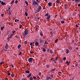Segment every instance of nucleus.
<instances>
[{
	"label": "nucleus",
	"instance_id": "nucleus-1",
	"mask_svg": "<svg viewBox=\"0 0 80 80\" xmlns=\"http://www.w3.org/2000/svg\"><path fill=\"white\" fill-rule=\"evenodd\" d=\"M28 34V30H26L24 31V33H23V35L24 36H25Z\"/></svg>",
	"mask_w": 80,
	"mask_h": 80
},
{
	"label": "nucleus",
	"instance_id": "nucleus-2",
	"mask_svg": "<svg viewBox=\"0 0 80 80\" xmlns=\"http://www.w3.org/2000/svg\"><path fill=\"white\" fill-rule=\"evenodd\" d=\"M42 9V7L41 6L39 5L38 7V9L37 10V12H39Z\"/></svg>",
	"mask_w": 80,
	"mask_h": 80
},
{
	"label": "nucleus",
	"instance_id": "nucleus-3",
	"mask_svg": "<svg viewBox=\"0 0 80 80\" xmlns=\"http://www.w3.org/2000/svg\"><path fill=\"white\" fill-rule=\"evenodd\" d=\"M28 61L29 63H32L33 62V58H29L28 59Z\"/></svg>",
	"mask_w": 80,
	"mask_h": 80
},
{
	"label": "nucleus",
	"instance_id": "nucleus-4",
	"mask_svg": "<svg viewBox=\"0 0 80 80\" xmlns=\"http://www.w3.org/2000/svg\"><path fill=\"white\" fill-rule=\"evenodd\" d=\"M33 3V4L34 5H37L38 6V2H37L35 1H34Z\"/></svg>",
	"mask_w": 80,
	"mask_h": 80
},
{
	"label": "nucleus",
	"instance_id": "nucleus-5",
	"mask_svg": "<svg viewBox=\"0 0 80 80\" xmlns=\"http://www.w3.org/2000/svg\"><path fill=\"white\" fill-rule=\"evenodd\" d=\"M50 17H51L50 15H48V16L47 18V21L48 22H49V21H50V20L49 19H50Z\"/></svg>",
	"mask_w": 80,
	"mask_h": 80
},
{
	"label": "nucleus",
	"instance_id": "nucleus-6",
	"mask_svg": "<svg viewBox=\"0 0 80 80\" xmlns=\"http://www.w3.org/2000/svg\"><path fill=\"white\" fill-rule=\"evenodd\" d=\"M5 48L6 49H8V45L7 43L6 45V46H5Z\"/></svg>",
	"mask_w": 80,
	"mask_h": 80
},
{
	"label": "nucleus",
	"instance_id": "nucleus-7",
	"mask_svg": "<svg viewBox=\"0 0 80 80\" xmlns=\"http://www.w3.org/2000/svg\"><path fill=\"white\" fill-rule=\"evenodd\" d=\"M46 78L47 80H52V78H50V77L49 76L47 77Z\"/></svg>",
	"mask_w": 80,
	"mask_h": 80
},
{
	"label": "nucleus",
	"instance_id": "nucleus-8",
	"mask_svg": "<svg viewBox=\"0 0 80 80\" xmlns=\"http://www.w3.org/2000/svg\"><path fill=\"white\" fill-rule=\"evenodd\" d=\"M48 7H50V6H52V3L51 2H50L48 3Z\"/></svg>",
	"mask_w": 80,
	"mask_h": 80
},
{
	"label": "nucleus",
	"instance_id": "nucleus-9",
	"mask_svg": "<svg viewBox=\"0 0 80 80\" xmlns=\"http://www.w3.org/2000/svg\"><path fill=\"white\" fill-rule=\"evenodd\" d=\"M1 3L2 5H6V4L5 3V2H3L2 1Z\"/></svg>",
	"mask_w": 80,
	"mask_h": 80
},
{
	"label": "nucleus",
	"instance_id": "nucleus-10",
	"mask_svg": "<svg viewBox=\"0 0 80 80\" xmlns=\"http://www.w3.org/2000/svg\"><path fill=\"white\" fill-rule=\"evenodd\" d=\"M32 76V73H29V74L28 76L27 77L29 78V77H30Z\"/></svg>",
	"mask_w": 80,
	"mask_h": 80
},
{
	"label": "nucleus",
	"instance_id": "nucleus-11",
	"mask_svg": "<svg viewBox=\"0 0 80 80\" xmlns=\"http://www.w3.org/2000/svg\"><path fill=\"white\" fill-rule=\"evenodd\" d=\"M43 42H44V41L43 40H40V43H43Z\"/></svg>",
	"mask_w": 80,
	"mask_h": 80
},
{
	"label": "nucleus",
	"instance_id": "nucleus-12",
	"mask_svg": "<svg viewBox=\"0 0 80 80\" xmlns=\"http://www.w3.org/2000/svg\"><path fill=\"white\" fill-rule=\"evenodd\" d=\"M39 43L38 42H37L35 43V45L36 46H38L39 45Z\"/></svg>",
	"mask_w": 80,
	"mask_h": 80
},
{
	"label": "nucleus",
	"instance_id": "nucleus-13",
	"mask_svg": "<svg viewBox=\"0 0 80 80\" xmlns=\"http://www.w3.org/2000/svg\"><path fill=\"white\" fill-rule=\"evenodd\" d=\"M40 35L41 37H43V33L42 31L40 33Z\"/></svg>",
	"mask_w": 80,
	"mask_h": 80
},
{
	"label": "nucleus",
	"instance_id": "nucleus-14",
	"mask_svg": "<svg viewBox=\"0 0 80 80\" xmlns=\"http://www.w3.org/2000/svg\"><path fill=\"white\" fill-rule=\"evenodd\" d=\"M66 53H69V50L68 49H66Z\"/></svg>",
	"mask_w": 80,
	"mask_h": 80
},
{
	"label": "nucleus",
	"instance_id": "nucleus-15",
	"mask_svg": "<svg viewBox=\"0 0 80 80\" xmlns=\"http://www.w3.org/2000/svg\"><path fill=\"white\" fill-rule=\"evenodd\" d=\"M25 73H30V71L28 70H27L25 72Z\"/></svg>",
	"mask_w": 80,
	"mask_h": 80
},
{
	"label": "nucleus",
	"instance_id": "nucleus-16",
	"mask_svg": "<svg viewBox=\"0 0 80 80\" xmlns=\"http://www.w3.org/2000/svg\"><path fill=\"white\" fill-rule=\"evenodd\" d=\"M49 52L50 53H53V52L51 49H50Z\"/></svg>",
	"mask_w": 80,
	"mask_h": 80
},
{
	"label": "nucleus",
	"instance_id": "nucleus-17",
	"mask_svg": "<svg viewBox=\"0 0 80 80\" xmlns=\"http://www.w3.org/2000/svg\"><path fill=\"white\" fill-rule=\"evenodd\" d=\"M58 39H57L55 41V43H57V42H58Z\"/></svg>",
	"mask_w": 80,
	"mask_h": 80
},
{
	"label": "nucleus",
	"instance_id": "nucleus-18",
	"mask_svg": "<svg viewBox=\"0 0 80 80\" xmlns=\"http://www.w3.org/2000/svg\"><path fill=\"white\" fill-rule=\"evenodd\" d=\"M42 50H43L42 51L44 52H45L46 51V49H45V48H43L42 49Z\"/></svg>",
	"mask_w": 80,
	"mask_h": 80
},
{
	"label": "nucleus",
	"instance_id": "nucleus-19",
	"mask_svg": "<svg viewBox=\"0 0 80 80\" xmlns=\"http://www.w3.org/2000/svg\"><path fill=\"white\" fill-rule=\"evenodd\" d=\"M20 47H21V45H19L18 46V49H19V48H20Z\"/></svg>",
	"mask_w": 80,
	"mask_h": 80
},
{
	"label": "nucleus",
	"instance_id": "nucleus-20",
	"mask_svg": "<svg viewBox=\"0 0 80 80\" xmlns=\"http://www.w3.org/2000/svg\"><path fill=\"white\" fill-rule=\"evenodd\" d=\"M50 76L51 78H53V74H51L50 75Z\"/></svg>",
	"mask_w": 80,
	"mask_h": 80
},
{
	"label": "nucleus",
	"instance_id": "nucleus-21",
	"mask_svg": "<svg viewBox=\"0 0 80 80\" xmlns=\"http://www.w3.org/2000/svg\"><path fill=\"white\" fill-rule=\"evenodd\" d=\"M25 3L26 5H28V2H27L26 1H25Z\"/></svg>",
	"mask_w": 80,
	"mask_h": 80
},
{
	"label": "nucleus",
	"instance_id": "nucleus-22",
	"mask_svg": "<svg viewBox=\"0 0 80 80\" xmlns=\"http://www.w3.org/2000/svg\"><path fill=\"white\" fill-rule=\"evenodd\" d=\"M25 15L26 16H27V15H28V13H27V11H25Z\"/></svg>",
	"mask_w": 80,
	"mask_h": 80
},
{
	"label": "nucleus",
	"instance_id": "nucleus-23",
	"mask_svg": "<svg viewBox=\"0 0 80 80\" xmlns=\"http://www.w3.org/2000/svg\"><path fill=\"white\" fill-rule=\"evenodd\" d=\"M11 76L12 77H13L15 76V75L14 74H11Z\"/></svg>",
	"mask_w": 80,
	"mask_h": 80
},
{
	"label": "nucleus",
	"instance_id": "nucleus-24",
	"mask_svg": "<svg viewBox=\"0 0 80 80\" xmlns=\"http://www.w3.org/2000/svg\"><path fill=\"white\" fill-rule=\"evenodd\" d=\"M56 2L58 3H59L60 2V0H57V1H56Z\"/></svg>",
	"mask_w": 80,
	"mask_h": 80
},
{
	"label": "nucleus",
	"instance_id": "nucleus-25",
	"mask_svg": "<svg viewBox=\"0 0 80 80\" xmlns=\"http://www.w3.org/2000/svg\"><path fill=\"white\" fill-rule=\"evenodd\" d=\"M64 7H66L67 6V4H64Z\"/></svg>",
	"mask_w": 80,
	"mask_h": 80
},
{
	"label": "nucleus",
	"instance_id": "nucleus-26",
	"mask_svg": "<svg viewBox=\"0 0 80 80\" xmlns=\"http://www.w3.org/2000/svg\"><path fill=\"white\" fill-rule=\"evenodd\" d=\"M45 16H47V17H48V13H46V14L45 15Z\"/></svg>",
	"mask_w": 80,
	"mask_h": 80
},
{
	"label": "nucleus",
	"instance_id": "nucleus-27",
	"mask_svg": "<svg viewBox=\"0 0 80 80\" xmlns=\"http://www.w3.org/2000/svg\"><path fill=\"white\" fill-rule=\"evenodd\" d=\"M66 58L65 57L63 58V60L64 61H65V60H66Z\"/></svg>",
	"mask_w": 80,
	"mask_h": 80
},
{
	"label": "nucleus",
	"instance_id": "nucleus-28",
	"mask_svg": "<svg viewBox=\"0 0 80 80\" xmlns=\"http://www.w3.org/2000/svg\"><path fill=\"white\" fill-rule=\"evenodd\" d=\"M62 23H65V21H61Z\"/></svg>",
	"mask_w": 80,
	"mask_h": 80
},
{
	"label": "nucleus",
	"instance_id": "nucleus-29",
	"mask_svg": "<svg viewBox=\"0 0 80 80\" xmlns=\"http://www.w3.org/2000/svg\"><path fill=\"white\" fill-rule=\"evenodd\" d=\"M33 78H34V79H36V78H37V77H36L35 76H33Z\"/></svg>",
	"mask_w": 80,
	"mask_h": 80
},
{
	"label": "nucleus",
	"instance_id": "nucleus-30",
	"mask_svg": "<svg viewBox=\"0 0 80 80\" xmlns=\"http://www.w3.org/2000/svg\"><path fill=\"white\" fill-rule=\"evenodd\" d=\"M46 67L47 68H48L50 67V65H47Z\"/></svg>",
	"mask_w": 80,
	"mask_h": 80
},
{
	"label": "nucleus",
	"instance_id": "nucleus-31",
	"mask_svg": "<svg viewBox=\"0 0 80 80\" xmlns=\"http://www.w3.org/2000/svg\"><path fill=\"white\" fill-rule=\"evenodd\" d=\"M39 76H40L41 75V73L40 72H39V74H38Z\"/></svg>",
	"mask_w": 80,
	"mask_h": 80
},
{
	"label": "nucleus",
	"instance_id": "nucleus-32",
	"mask_svg": "<svg viewBox=\"0 0 80 80\" xmlns=\"http://www.w3.org/2000/svg\"><path fill=\"white\" fill-rule=\"evenodd\" d=\"M24 43H25V44H27V41H25Z\"/></svg>",
	"mask_w": 80,
	"mask_h": 80
},
{
	"label": "nucleus",
	"instance_id": "nucleus-33",
	"mask_svg": "<svg viewBox=\"0 0 80 80\" xmlns=\"http://www.w3.org/2000/svg\"><path fill=\"white\" fill-rule=\"evenodd\" d=\"M37 78L38 80H40V78L39 77H37Z\"/></svg>",
	"mask_w": 80,
	"mask_h": 80
},
{
	"label": "nucleus",
	"instance_id": "nucleus-34",
	"mask_svg": "<svg viewBox=\"0 0 80 80\" xmlns=\"http://www.w3.org/2000/svg\"><path fill=\"white\" fill-rule=\"evenodd\" d=\"M3 62H2L0 63V65H2V64H3Z\"/></svg>",
	"mask_w": 80,
	"mask_h": 80
},
{
	"label": "nucleus",
	"instance_id": "nucleus-35",
	"mask_svg": "<svg viewBox=\"0 0 80 80\" xmlns=\"http://www.w3.org/2000/svg\"><path fill=\"white\" fill-rule=\"evenodd\" d=\"M33 80V78L32 77H31L30 78V80Z\"/></svg>",
	"mask_w": 80,
	"mask_h": 80
},
{
	"label": "nucleus",
	"instance_id": "nucleus-36",
	"mask_svg": "<svg viewBox=\"0 0 80 80\" xmlns=\"http://www.w3.org/2000/svg\"><path fill=\"white\" fill-rule=\"evenodd\" d=\"M56 60H58V57H56L55 58Z\"/></svg>",
	"mask_w": 80,
	"mask_h": 80
},
{
	"label": "nucleus",
	"instance_id": "nucleus-37",
	"mask_svg": "<svg viewBox=\"0 0 80 80\" xmlns=\"http://www.w3.org/2000/svg\"><path fill=\"white\" fill-rule=\"evenodd\" d=\"M11 75V74H10V73H8V75Z\"/></svg>",
	"mask_w": 80,
	"mask_h": 80
},
{
	"label": "nucleus",
	"instance_id": "nucleus-38",
	"mask_svg": "<svg viewBox=\"0 0 80 80\" xmlns=\"http://www.w3.org/2000/svg\"><path fill=\"white\" fill-rule=\"evenodd\" d=\"M79 0H75V2H79V1H78Z\"/></svg>",
	"mask_w": 80,
	"mask_h": 80
},
{
	"label": "nucleus",
	"instance_id": "nucleus-39",
	"mask_svg": "<svg viewBox=\"0 0 80 80\" xmlns=\"http://www.w3.org/2000/svg\"><path fill=\"white\" fill-rule=\"evenodd\" d=\"M15 3H18V1H17V0H16Z\"/></svg>",
	"mask_w": 80,
	"mask_h": 80
},
{
	"label": "nucleus",
	"instance_id": "nucleus-40",
	"mask_svg": "<svg viewBox=\"0 0 80 80\" xmlns=\"http://www.w3.org/2000/svg\"><path fill=\"white\" fill-rule=\"evenodd\" d=\"M14 2V0H12V2L11 3L12 4V3H13Z\"/></svg>",
	"mask_w": 80,
	"mask_h": 80
},
{
	"label": "nucleus",
	"instance_id": "nucleus-41",
	"mask_svg": "<svg viewBox=\"0 0 80 80\" xmlns=\"http://www.w3.org/2000/svg\"><path fill=\"white\" fill-rule=\"evenodd\" d=\"M69 49H70V50H72V47H69Z\"/></svg>",
	"mask_w": 80,
	"mask_h": 80
},
{
	"label": "nucleus",
	"instance_id": "nucleus-42",
	"mask_svg": "<svg viewBox=\"0 0 80 80\" xmlns=\"http://www.w3.org/2000/svg\"><path fill=\"white\" fill-rule=\"evenodd\" d=\"M22 25H21L19 27L20 28H22Z\"/></svg>",
	"mask_w": 80,
	"mask_h": 80
},
{
	"label": "nucleus",
	"instance_id": "nucleus-43",
	"mask_svg": "<svg viewBox=\"0 0 80 80\" xmlns=\"http://www.w3.org/2000/svg\"><path fill=\"white\" fill-rule=\"evenodd\" d=\"M19 55H22V52H20V53L18 54Z\"/></svg>",
	"mask_w": 80,
	"mask_h": 80
},
{
	"label": "nucleus",
	"instance_id": "nucleus-44",
	"mask_svg": "<svg viewBox=\"0 0 80 80\" xmlns=\"http://www.w3.org/2000/svg\"><path fill=\"white\" fill-rule=\"evenodd\" d=\"M15 37H16V38H18V37L17 36H15Z\"/></svg>",
	"mask_w": 80,
	"mask_h": 80
},
{
	"label": "nucleus",
	"instance_id": "nucleus-45",
	"mask_svg": "<svg viewBox=\"0 0 80 80\" xmlns=\"http://www.w3.org/2000/svg\"><path fill=\"white\" fill-rule=\"evenodd\" d=\"M1 30H3V29L2 27L1 28Z\"/></svg>",
	"mask_w": 80,
	"mask_h": 80
},
{
	"label": "nucleus",
	"instance_id": "nucleus-46",
	"mask_svg": "<svg viewBox=\"0 0 80 80\" xmlns=\"http://www.w3.org/2000/svg\"><path fill=\"white\" fill-rule=\"evenodd\" d=\"M12 32H13V33L14 34V33H15V31H12Z\"/></svg>",
	"mask_w": 80,
	"mask_h": 80
},
{
	"label": "nucleus",
	"instance_id": "nucleus-47",
	"mask_svg": "<svg viewBox=\"0 0 80 80\" xmlns=\"http://www.w3.org/2000/svg\"><path fill=\"white\" fill-rule=\"evenodd\" d=\"M32 44H33V43H32V42H31V43H30V45H31V46L32 45Z\"/></svg>",
	"mask_w": 80,
	"mask_h": 80
},
{
	"label": "nucleus",
	"instance_id": "nucleus-48",
	"mask_svg": "<svg viewBox=\"0 0 80 80\" xmlns=\"http://www.w3.org/2000/svg\"><path fill=\"white\" fill-rule=\"evenodd\" d=\"M37 2H38V3H40V1H38V0H36Z\"/></svg>",
	"mask_w": 80,
	"mask_h": 80
},
{
	"label": "nucleus",
	"instance_id": "nucleus-49",
	"mask_svg": "<svg viewBox=\"0 0 80 80\" xmlns=\"http://www.w3.org/2000/svg\"><path fill=\"white\" fill-rule=\"evenodd\" d=\"M76 27H78V25H77V24L76 25Z\"/></svg>",
	"mask_w": 80,
	"mask_h": 80
},
{
	"label": "nucleus",
	"instance_id": "nucleus-50",
	"mask_svg": "<svg viewBox=\"0 0 80 80\" xmlns=\"http://www.w3.org/2000/svg\"><path fill=\"white\" fill-rule=\"evenodd\" d=\"M47 51L48 52H49V49H48L47 50Z\"/></svg>",
	"mask_w": 80,
	"mask_h": 80
},
{
	"label": "nucleus",
	"instance_id": "nucleus-51",
	"mask_svg": "<svg viewBox=\"0 0 80 80\" xmlns=\"http://www.w3.org/2000/svg\"><path fill=\"white\" fill-rule=\"evenodd\" d=\"M31 48H33V47L32 46H31Z\"/></svg>",
	"mask_w": 80,
	"mask_h": 80
},
{
	"label": "nucleus",
	"instance_id": "nucleus-52",
	"mask_svg": "<svg viewBox=\"0 0 80 80\" xmlns=\"http://www.w3.org/2000/svg\"><path fill=\"white\" fill-rule=\"evenodd\" d=\"M50 34H51V35H53V32H51V33H50Z\"/></svg>",
	"mask_w": 80,
	"mask_h": 80
},
{
	"label": "nucleus",
	"instance_id": "nucleus-53",
	"mask_svg": "<svg viewBox=\"0 0 80 80\" xmlns=\"http://www.w3.org/2000/svg\"><path fill=\"white\" fill-rule=\"evenodd\" d=\"M54 63H57V62H56V61H55V60H54Z\"/></svg>",
	"mask_w": 80,
	"mask_h": 80
},
{
	"label": "nucleus",
	"instance_id": "nucleus-54",
	"mask_svg": "<svg viewBox=\"0 0 80 80\" xmlns=\"http://www.w3.org/2000/svg\"><path fill=\"white\" fill-rule=\"evenodd\" d=\"M15 22H17V20L15 19Z\"/></svg>",
	"mask_w": 80,
	"mask_h": 80
},
{
	"label": "nucleus",
	"instance_id": "nucleus-55",
	"mask_svg": "<svg viewBox=\"0 0 80 80\" xmlns=\"http://www.w3.org/2000/svg\"><path fill=\"white\" fill-rule=\"evenodd\" d=\"M78 7H80V4H79L78 5Z\"/></svg>",
	"mask_w": 80,
	"mask_h": 80
},
{
	"label": "nucleus",
	"instance_id": "nucleus-56",
	"mask_svg": "<svg viewBox=\"0 0 80 80\" xmlns=\"http://www.w3.org/2000/svg\"><path fill=\"white\" fill-rule=\"evenodd\" d=\"M76 50H78V48L77 47V48H76Z\"/></svg>",
	"mask_w": 80,
	"mask_h": 80
},
{
	"label": "nucleus",
	"instance_id": "nucleus-57",
	"mask_svg": "<svg viewBox=\"0 0 80 80\" xmlns=\"http://www.w3.org/2000/svg\"><path fill=\"white\" fill-rule=\"evenodd\" d=\"M11 66L12 67H13V65L11 64Z\"/></svg>",
	"mask_w": 80,
	"mask_h": 80
},
{
	"label": "nucleus",
	"instance_id": "nucleus-58",
	"mask_svg": "<svg viewBox=\"0 0 80 80\" xmlns=\"http://www.w3.org/2000/svg\"><path fill=\"white\" fill-rule=\"evenodd\" d=\"M2 28H5V27H4V26H3V27H2Z\"/></svg>",
	"mask_w": 80,
	"mask_h": 80
},
{
	"label": "nucleus",
	"instance_id": "nucleus-59",
	"mask_svg": "<svg viewBox=\"0 0 80 80\" xmlns=\"http://www.w3.org/2000/svg\"><path fill=\"white\" fill-rule=\"evenodd\" d=\"M1 16H2V17H3V14H1Z\"/></svg>",
	"mask_w": 80,
	"mask_h": 80
},
{
	"label": "nucleus",
	"instance_id": "nucleus-60",
	"mask_svg": "<svg viewBox=\"0 0 80 80\" xmlns=\"http://www.w3.org/2000/svg\"><path fill=\"white\" fill-rule=\"evenodd\" d=\"M9 15H11V12H10V11L9 12Z\"/></svg>",
	"mask_w": 80,
	"mask_h": 80
},
{
	"label": "nucleus",
	"instance_id": "nucleus-61",
	"mask_svg": "<svg viewBox=\"0 0 80 80\" xmlns=\"http://www.w3.org/2000/svg\"><path fill=\"white\" fill-rule=\"evenodd\" d=\"M66 63L67 64H68L69 63H68V62H66Z\"/></svg>",
	"mask_w": 80,
	"mask_h": 80
},
{
	"label": "nucleus",
	"instance_id": "nucleus-62",
	"mask_svg": "<svg viewBox=\"0 0 80 80\" xmlns=\"http://www.w3.org/2000/svg\"><path fill=\"white\" fill-rule=\"evenodd\" d=\"M30 53H32V52L31 51V52H30Z\"/></svg>",
	"mask_w": 80,
	"mask_h": 80
},
{
	"label": "nucleus",
	"instance_id": "nucleus-63",
	"mask_svg": "<svg viewBox=\"0 0 80 80\" xmlns=\"http://www.w3.org/2000/svg\"><path fill=\"white\" fill-rule=\"evenodd\" d=\"M51 58V60H52L53 59V58Z\"/></svg>",
	"mask_w": 80,
	"mask_h": 80
},
{
	"label": "nucleus",
	"instance_id": "nucleus-64",
	"mask_svg": "<svg viewBox=\"0 0 80 80\" xmlns=\"http://www.w3.org/2000/svg\"><path fill=\"white\" fill-rule=\"evenodd\" d=\"M72 43H73V42H74V40H73L72 41Z\"/></svg>",
	"mask_w": 80,
	"mask_h": 80
}]
</instances>
